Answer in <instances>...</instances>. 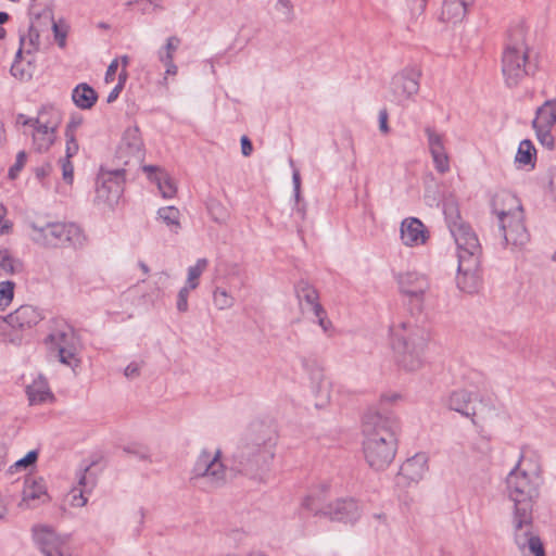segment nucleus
Returning a JSON list of instances; mask_svg holds the SVG:
<instances>
[{
    "instance_id": "423d86ee",
    "label": "nucleus",
    "mask_w": 556,
    "mask_h": 556,
    "mask_svg": "<svg viewBox=\"0 0 556 556\" xmlns=\"http://www.w3.org/2000/svg\"><path fill=\"white\" fill-rule=\"evenodd\" d=\"M529 52L525 31L517 29L511 33L502 56V73L508 87L518 86L530 74Z\"/></svg>"
},
{
    "instance_id": "37998d69",
    "label": "nucleus",
    "mask_w": 556,
    "mask_h": 556,
    "mask_svg": "<svg viewBox=\"0 0 556 556\" xmlns=\"http://www.w3.org/2000/svg\"><path fill=\"white\" fill-rule=\"evenodd\" d=\"M443 213L448 220V227L453 223H464L459 216L458 204L453 194L445 195L443 199Z\"/></svg>"
},
{
    "instance_id": "f704fd0d",
    "label": "nucleus",
    "mask_w": 556,
    "mask_h": 556,
    "mask_svg": "<svg viewBox=\"0 0 556 556\" xmlns=\"http://www.w3.org/2000/svg\"><path fill=\"white\" fill-rule=\"evenodd\" d=\"M72 99L76 106L88 110L97 102L98 94L88 84H79L73 90Z\"/></svg>"
},
{
    "instance_id": "a19ab883",
    "label": "nucleus",
    "mask_w": 556,
    "mask_h": 556,
    "mask_svg": "<svg viewBox=\"0 0 556 556\" xmlns=\"http://www.w3.org/2000/svg\"><path fill=\"white\" fill-rule=\"evenodd\" d=\"M212 298L214 306L219 311L230 309L236 303L235 296L220 287L213 290Z\"/></svg>"
},
{
    "instance_id": "7ed1b4c3",
    "label": "nucleus",
    "mask_w": 556,
    "mask_h": 556,
    "mask_svg": "<svg viewBox=\"0 0 556 556\" xmlns=\"http://www.w3.org/2000/svg\"><path fill=\"white\" fill-rule=\"evenodd\" d=\"M491 212L496 218L506 247L511 251L525 249L530 241V235L525 225L520 200L507 190L496 191L491 199Z\"/></svg>"
},
{
    "instance_id": "f03ea898",
    "label": "nucleus",
    "mask_w": 556,
    "mask_h": 556,
    "mask_svg": "<svg viewBox=\"0 0 556 556\" xmlns=\"http://www.w3.org/2000/svg\"><path fill=\"white\" fill-rule=\"evenodd\" d=\"M389 339L399 367L408 372L424 367L429 342L426 329L412 321L396 320L389 328Z\"/></svg>"
},
{
    "instance_id": "473e14b6",
    "label": "nucleus",
    "mask_w": 556,
    "mask_h": 556,
    "mask_svg": "<svg viewBox=\"0 0 556 556\" xmlns=\"http://www.w3.org/2000/svg\"><path fill=\"white\" fill-rule=\"evenodd\" d=\"M79 486L73 488L67 494L68 504L72 507H84L87 504L86 491L92 488L93 481L87 470L81 473L78 481Z\"/></svg>"
},
{
    "instance_id": "5701e85b",
    "label": "nucleus",
    "mask_w": 556,
    "mask_h": 556,
    "mask_svg": "<svg viewBox=\"0 0 556 556\" xmlns=\"http://www.w3.org/2000/svg\"><path fill=\"white\" fill-rule=\"evenodd\" d=\"M48 501L49 495L45 480L38 477H27L24 480L22 498L18 503V507L22 509H31L47 503Z\"/></svg>"
},
{
    "instance_id": "3c124183",
    "label": "nucleus",
    "mask_w": 556,
    "mask_h": 556,
    "mask_svg": "<svg viewBox=\"0 0 556 556\" xmlns=\"http://www.w3.org/2000/svg\"><path fill=\"white\" fill-rule=\"evenodd\" d=\"M52 169L53 167L51 163H43L34 168V174L35 177L45 186V180L51 175Z\"/></svg>"
},
{
    "instance_id": "7c9ffc66",
    "label": "nucleus",
    "mask_w": 556,
    "mask_h": 556,
    "mask_svg": "<svg viewBox=\"0 0 556 556\" xmlns=\"http://www.w3.org/2000/svg\"><path fill=\"white\" fill-rule=\"evenodd\" d=\"M26 393L31 405L43 404L54 399L46 378L41 375L34 378V380L26 386Z\"/></svg>"
},
{
    "instance_id": "8fccbe9b",
    "label": "nucleus",
    "mask_w": 556,
    "mask_h": 556,
    "mask_svg": "<svg viewBox=\"0 0 556 556\" xmlns=\"http://www.w3.org/2000/svg\"><path fill=\"white\" fill-rule=\"evenodd\" d=\"M83 124V117L80 116H72L71 119L68 121V123L66 124V128H65V138H71V137H74L76 138V132L78 130V128L81 126Z\"/></svg>"
},
{
    "instance_id": "aec40b11",
    "label": "nucleus",
    "mask_w": 556,
    "mask_h": 556,
    "mask_svg": "<svg viewBox=\"0 0 556 556\" xmlns=\"http://www.w3.org/2000/svg\"><path fill=\"white\" fill-rule=\"evenodd\" d=\"M427 148L437 173L443 175L451 170V156L446 147V136L434 127H426Z\"/></svg>"
},
{
    "instance_id": "393cba45",
    "label": "nucleus",
    "mask_w": 556,
    "mask_h": 556,
    "mask_svg": "<svg viewBox=\"0 0 556 556\" xmlns=\"http://www.w3.org/2000/svg\"><path fill=\"white\" fill-rule=\"evenodd\" d=\"M180 42L181 41L178 37L170 36L156 52L157 60L165 68L161 80V85L164 87L168 86L170 77H175L178 74V66L174 62V58L180 46Z\"/></svg>"
},
{
    "instance_id": "09e8293b",
    "label": "nucleus",
    "mask_w": 556,
    "mask_h": 556,
    "mask_svg": "<svg viewBox=\"0 0 556 556\" xmlns=\"http://www.w3.org/2000/svg\"><path fill=\"white\" fill-rule=\"evenodd\" d=\"M126 79H127V71L122 70L121 73L118 74V84L113 88V90L108 96L109 103H112L113 101H115L117 99L119 92L122 91V89L124 87Z\"/></svg>"
},
{
    "instance_id": "39448f33",
    "label": "nucleus",
    "mask_w": 556,
    "mask_h": 556,
    "mask_svg": "<svg viewBox=\"0 0 556 556\" xmlns=\"http://www.w3.org/2000/svg\"><path fill=\"white\" fill-rule=\"evenodd\" d=\"M63 121L61 109L47 103L39 108L35 117L18 115L17 123L26 127L24 131L31 140V149L38 153L48 152L58 139V130Z\"/></svg>"
},
{
    "instance_id": "4be33fe9",
    "label": "nucleus",
    "mask_w": 556,
    "mask_h": 556,
    "mask_svg": "<svg viewBox=\"0 0 556 556\" xmlns=\"http://www.w3.org/2000/svg\"><path fill=\"white\" fill-rule=\"evenodd\" d=\"M302 364L309 375L316 406L319 408L327 406L331 401V382L326 378L323 367L315 359H303Z\"/></svg>"
},
{
    "instance_id": "13d9d810",
    "label": "nucleus",
    "mask_w": 556,
    "mask_h": 556,
    "mask_svg": "<svg viewBox=\"0 0 556 556\" xmlns=\"http://www.w3.org/2000/svg\"><path fill=\"white\" fill-rule=\"evenodd\" d=\"M119 60L114 59L111 64L109 65L106 73H105V83H112L115 78V74L118 70Z\"/></svg>"
},
{
    "instance_id": "a211bd4d",
    "label": "nucleus",
    "mask_w": 556,
    "mask_h": 556,
    "mask_svg": "<svg viewBox=\"0 0 556 556\" xmlns=\"http://www.w3.org/2000/svg\"><path fill=\"white\" fill-rule=\"evenodd\" d=\"M296 294L303 312L312 314L313 321L318 324L324 333L330 334L333 326L319 303V295L316 289L306 282H302L298 287Z\"/></svg>"
},
{
    "instance_id": "2f4dec72",
    "label": "nucleus",
    "mask_w": 556,
    "mask_h": 556,
    "mask_svg": "<svg viewBox=\"0 0 556 556\" xmlns=\"http://www.w3.org/2000/svg\"><path fill=\"white\" fill-rule=\"evenodd\" d=\"M469 5L471 3L465 0H444L441 20L446 23L457 24L465 18Z\"/></svg>"
},
{
    "instance_id": "dca6fc26",
    "label": "nucleus",
    "mask_w": 556,
    "mask_h": 556,
    "mask_svg": "<svg viewBox=\"0 0 556 556\" xmlns=\"http://www.w3.org/2000/svg\"><path fill=\"white\" fill-rule=\"evenodd\" d=\"M450 231L456 245L458 262H480L482 249L475 230L466 223H453Z\"/></svg>"
},
{
    "instance_id": "5fc2aeb1",
    "label": "nucleus",
    "mask_w": 556,
    "mask_h": 556,
    "mask_svg": "<svg viewBox=\"0 0 556 556\" xmlns=\"http://www.w3.org/2000/svg\"><path fill=\"white\" fill-rule=\"evenodd\" d=\"M12 230V223L7 219V208L4 205L0 204V233L7 235Z\"/></svg>"
},
{
    "instance_id": "9d476101",
    "label": "nucleus",
    "mask_w": 556,
    "mask_h": 556,
    "mask_svg": "<svg viewBox=\"0 0 556 556\" xmlns=\"http://www.w3.org/2000/svg\"><path fill=\"white\" fill-rule=\"evenodd\" d=\"M46 345L49 354L56 357L62 364L72 368L79 366L80 344L71 327L64 326L53 330L46 339Z\"/></svg>"
},
{
    "instance_id": "4c0bfd02",
    "label": "nucleus",
    "mask_w": 556,
    "mask_h": 556,
    "mask_svg": "<svg viewBox=\"0 0 556 556\" xmlns=\"http://www.w3.org/2000/svg\"><path fill=\"white\" fill-rule=\"evenodd\" d=\"M20 49L17 51V58H22V53L28 54L37 51L40 46V34L39 30L33 25L29 26L27 33L22 35L20 38Z\"/></svg>"
},
{
    "instance_id": "ea45409f",
    "label": "nucleus",
    "mask_w": 556,
    "mask_h": 556,
    "mask_svg": "<svg viewBox=\"0 0 556 556\" xmlns=\"http://www.w3.org/2000/svg\"><path fill=\"white\" fill-rule=\"evenodd\" d=\"M208 266L207 258H198L197 262L187 269L186 285L188 288L197 289L200 285V278Z\"/></svg>"
},
{
    "instance_id": "79ce46f5",
    "label": "nucleus",
    "mask_w": 556,
    "mask_h": 556,
    "mask_svg": "<svg viewBox=\"0 0 556 556\" xmlns=\"http://www.w3.org/2000/svg\"><path fill=\"white\" fill-rule=\"evenodd\" d=\"M207 212L211 218L220 225L226 224L230 216L228 208L216 199H211L207 202Z\"/></svg>"
},
{
    "instance_id": "412c9836",
    "label": "nucleus",
    "mask_w": 556,
    "mask_h": 556,
    "mask_svg": "<svg viewBox=\"0 0 556 556\" xmlns=\"http://www.w3.org/2000/svg\"><path fill=\"white\" fill-rule=\"evenodd\" d=\"M143 157V142L138 127H128L115 152L118 164L140 163Z\"/></svg>"
},
{
    "instance_id": "603ef678",
    "label": "nucleus",
    "mask_w": 556,
    "mask_h": 556,
    "mask_svg": "<svg viewBox=\"0 0 556 556\" xmlns=\"http://www.w3.org/2000/svg\"><path fill=\"white\" fill-rule=\"evenodd\" d=\"M38 453L36 451H29L23 458L14 463L15 468H27L34 465L37 460Z\"/></svg>"
},
{
    "instance_id": "338daca9",
    "label": "nucleus",
    "mask_w": 556,
    "mask_h": 556,
    "mask_svg": "<svg viewBox=\"0 0 556 556\" xmlns=\"http://www.w3.org/2000/svg\"><path fill=\"white\" fill-rule=\"evenodd\" d=\"M8 514V504L4 497L0 494V520H2Z\"/></svg>"
},
{
    "instance_id": "49530a36",
    "label": "nucleus",
    "mask_w": 556,
    "mask_h": 556,
    "mask_svg": "<svg viewBox=\"0 0 556 556\" xmlns=\"http://www.w3.org/2000/svg\"><path fill=\"white\" fill-rule=\"evenodd\" d=\"M59 164L62 169V178L68 186L73 185L74 181V165L68 159H60Z\"/></svg>"
},
{
    "instance_id": "69168bd1",
    "label": "nucleus",
    "mask_w": 556,
    "mask_h": 556,
    "mask_svg": "<svg viewBox=\"0 0 556 556\" xmlns=\"http://www.w3.org/2000/svg\"><path fill=\"white\" fill-rule=\"evenodd\" d=\"M7 446L2 443H0V471L4 468L5 466V457H7Z\"/></svg>"
},
{
    "instance_id": "bf43d9fd",
    "label": "nucleus",
    "mask_w": 556,
    "mask_h": 556,
    "mask_svg": "<svg viewBox=\"0 0 556 556\" xmlns=\"http://www.w3.org/2000/svg\"><path fill=\"white\" fill-rule=\"evenodd\" d=\"M292 182L294 189V197L296 202H299L301 198V177L299 170L296 169L292 174Z\"/></svg>"
},
{
    "instance_id": "2eb2a0df",
    "label": "nucleus",
    "mask_w": 556,
    "mask_h": 556,
    "mask_svg": "<svg viewBox=\"0 0 556 556\" xmlns=\"http://www.w3.org/2000/svg\"><path fill=\"white\" fill-rule=\"evenodd\" d=\"M531 513L526 509L514 511V540L522 553L529 549L533 556H545L541 540L533 533Z\"/></svg>"
},
{
    "instance_id": "4d7b16f0",
    "label": "nucleus",
    "mask_w": 556,
    "mask_h": 556,
    "mask_svg": "<svg viewBox=\"0 0 556 556\" xmlns=\"http://www.w3.org/2000/svg\"><path fill=\"white\" fill-rule=\"evenodd\" d=\"M401 400L402 395L399 392H386L380 396V401L383 404H395Z\"/></svg>"
},
{
    "instance_id": "ddd939ff",
    "label": "nucleus",
    "mask_w": 556,
    "mask_h": 556,
    "mask_svg": "<svg viewBox=\"0 0 556 556\" xmlns=\"http://www.w3.org/2000/svg\"><path fill=\"white\" fill-rule=\"evenodd\" d=\"M421 71L416 65L405 66L390 81L388 93L391 101L405 104L419 91Z\"/></svg>"
},
{
    "instance_id": "b1692460",
    "label": "nucleus",
    "mask_w": 556,
    "mask_h": 556,
    "mask_svg": "<svg viewBox=\"0 0 556 556\" xmlns=\"http://www.w3.org/2000/svg\"><path fill=\"white\" fill-rule=\"evenodd\" d=\"M401 242L408 248L424 245L429 239L426 226L416 217H407L400 226Z\"/></svg>"
},
{
    "instance_id": "4468645a",
    "label": "nucleus",
    "mask_w": 556,
    "mask_h": 556,
    "mask_svg": "<svg viewBox=\"0 0 556 556\" xmlns=\"http://www.w3.org/2000/svg\"><path fill=\"white\" fill-rule=\"evenodd\" d=\"M33 532L34 540L45 556H78L68 535L56 533L47 526H37Z\"/></svg>"
},
{
    "instance_id": "1a4fd4ad",
    "label": "nucleus",
    "mask_w": 556,
    "mask_h": 556,
    "mask_svg": "<svg viewBox=\"0 0 556 556\" xmlns=\"http://www.w3.org/2000/svg\"><path fill=\"white\" fill-rule=\"evenodd\" d=\"M276 443V432L271 428L257 426L249 435L242 458L251 469L267 467L274 459Z\"/></svg>"
},
{
    "instance_id": "c9c22d12",
    "label": "nucleus",
    "mask_w": 556,
    "mask_h": 556,
    "mask_svg": "<svg viewBox=\"0 0 556 556\" xmlns=\"http://www.w3.org/2000/svg\"><path fill=\"white\" fill-rule=\"evenodd\" d=\"M536 160V150L533 143L526 139L519 143L517 153L515 155V163L518 167L529 166L534 168Z\"/></svg>"
},
{
    "instance_id": "864d4df0",
    "label": "nucleus",
    "mask_w": 556,
    "mask_h": 556,
    "mask_svg": "<svg viewBox=\"0 0 556 556\" xmlns=\"http://www.w3.org/2000/svg\"><path fill=\"white\" fill-rule=\"evenodd\" d=\"M66 144H65V155L63 159L71 160L73 156H75L79 151V144L77 142V139L74 137L65 138Z\"/></svg>"
},
{
    "instance_id": "c756f323",
    "label": "nucleus",
    "mask_w": 556,
    "mask_h": 556,
    "mask_svg": "<svg viewBox=\"0 0 556 556\" xmlns=\"http://www.w3.org/2000/svg\"><path fill=\"white\" fill-rule=\"evenodd\" d=\"M143 170L148 174L149 179L156 184L163 198L172 199L175 197L177 188L168 173L151 165L144 166Z\"/></svg>"
},
{
    "instance_id": "0eeeda50",
    "label": "nucleus",
    "mask_w": 556,
    "mask_h": 556,
    "mask_svg": "<svg viewBox=\"0 0 556 556\" xmlns=\"http://www.w3.org/2000/svg\"><path fill=\"white\" fill-rule=\"evenodd\" d=\"M29 228L31 241L45 248L81 247L86 241L83 229L74 223H30Z\"/></svg>"
},
{
    "instance_id": "6e6d98bb",
    "label": "nucleus",
    "mask_w": 556,
    "mask_h": 556,
    "mask_svg": "<svg viewBox=\"0 0 556 556\" xmlns=\"http://www.w3.org/2000/svg\"><path fill=\"white\" fill-rule=\"evenodd\" d=\"M52 29H53L54 37H55L59 46L61 48H63L65 46L66 34H67L66 27L61 28V26L58 23H53Z\"/></svg>"
},
{
    "instance_id": "a878e982",
    "label": "nucleus",
    "mask_w": 556,
    "mask_h": 556,
    "mask_svg": "<svg viewBox=\"0 0 556 556\" xmlns=\"http://www.w3.org/2000/svg\"><path fill=\"white\" fill-rule=\"evenodd\" d=\"M480 262H458L456 282L460 290L467 293L478 291L480 287Z\"/></svg>"
},
{
    "instance_id": "052dcab7",
    "label": "nucleus",
    "mask_w": 556,
    "mask_h": 556,
    "mask_svg": "<svg viewBox=\"0 0 556 556\" xmlns=\"http://www.w3.org/2000/svg\"><path fill=\"white\" fill-rule=\"evenodd\" d=\"M241 152L244 156H250L253 151V146L247 136L241 137Z\"/></svg>"
},
{
    "instance_id": "c85d7f7f",
    "label": "nucleus",
    "mask_w": 556,
    "mask_h": 556,
    "mask_svg": "<svg viewBox=\"0 0 556 556\" xmlns=\"http://www.w3.org/2000/svg\"><path fill=\"white\" fill-rule=\"evenodd\" d=\"M8 317L26 334L42 318L41 313L31 305H22L9 314Z\"/></svg>"
},
{
    "instance_id": "f8f14e48",
    "label": "nucleus",
    "mask_w": 556,
    "mask_h": 556,
    "mask_svg": "<svg viewBox=\"0 0 556 556\" xmlns=\"http://www.w3.org/2000/svg\"><path fill=\"white\" fill-rule=\"evenodd\" d=\"M395 281L407 304L420 309L430 290L428 276L417 270H404L395 275Z\"/></svg>"
},
{
    "instance_id": "bb28decb",
    "label": "nucleus",
    "mask_w": 556,
    "mask_h": 556,
    "mask_svg": "<svg viewBox=\"0 0 556 556\" xmlns=\"http://www.w3.org/2000/svg\"><path fill=\"white\" fill-rule=\"evenodd\" d=\"M428 472V457L418 453L406 459L401 466L400 475L407 483H418Z\"/></svg>"
},
{
    "instance_id": "f3484780",
    "label": "nucleus",
    "mask_w": 556,
    "mask_h": 556,
    "mask_svg": "<svg viewBox=\"0 0 556 556\" xmlns=\"http://www.w3.org/2000/svg\"><path fill=\"white\" fill-rule=\"evenodd\" d=\"M124 181V168H101L96 182V201L109 206L115 205L123 193Z\"/></svg>"
},
{
    "instance_id": "680f3d73",
    "label": "nucleus",
    "mask_w": 556,
    "mask_h": 556,
    "mask_svg": "<svg viewBox=\"0 0 556 556\" xmlns=\"http://www.w3.org/2000/svg\"><path fill=\"white\" fill-rule=\"evenodd\" d=\"M139 371H140V366L139 364L137 363H130L126 368H125V376L127 378H135L139 375Z\"/></svg>"
},
{
    "instance_id": "774afa93",
    "label": "nucleus",
    "mask_w": 556,
    "mask_h": 556,
    "mask_svg": "<svg viewBox=\"0 0 556 556\" xmlns=\"http://www.w3.org/2000/svg\"><path fill=\"white\" fill-rule=\"evenodd\" d=\"M551 189L554 193V197L556 198V173H554L549 180Z\"/></svg>"
},
{
    "instance_id": "f257e3e1",
    "label": "nucleus",
    "mask_w": 556,
    "mask_h": 556,
    "mask_svg": "<svg viewBox=\"0 0 556 556\" xmlns=\"http://www.w3.org/2000/svg\"><path fill=\"white\" fill-rule=\"evenodd\" d=\"M400 430V419L393 414L369 410L364 415L363 453L371 468L382 470L393 462Z\"/></svg>"
},
{
    "instance_id": "20e7f679",
    "label": "nucleus",
    "mask_w": 556,
    "mask_h": 556,
    "mask_svg": "<svg viewBox=\"0 0 556 556\" xmlns=\"http://www.w3.org/2000/svg\"><path fill=\"white\" fill-rule=\"evenodd\" d=\"M541 463L533 452H522L517 465L506 478V493L515 505V511L532 510L539 495Z\"/></svg>"
},
{
    "instance_id": "e2e57ef3",
    "label": "nucleus",
    "mask_w": 556,
    "mask_h": 556,
    "mask_svg": "<svg viewBox=\"0 0 556 556\" xmlns=\"http://www.w3.org/2000/svg\"><path fill=\"white\" fill-rule=\"evenodd\" d=\"M379 129L383 134H388L389 132L388 113H387V111H380V113H379Z\"/></svg>"
},
{
    "instance_id": "6e6552de",
    "label": "nucleus",
    "mask_w": 556,
    "mask_h": 556,
    "mask_svg": "<svg viewBox=\"0 0 556 556\" xmlns=\"http://www.w3.org/2000/svg\"><path fill=\"white\" fill-rule=\"evenodd\" d=\"M446 404L450 409L470 418L473 426L480 430L492 426L500 415L495 406L478 400L476 394L467 390L453 391L448 395Z\"/></svg>"
},
{
    "instance_id": "9b49d317",
    "label": "nucleus",
    "mask_w": 556,
    "mask_h": 556,
    "mask_svg": "<svg viewBox=\"0 0 556 556\" xmlns=\"http://www.w3.org/2000/svg\"><path fill=\"white\" fill-rule=\"evenodd\" d=\"M192 478L200 479L212 488L227 482L228 470L222 462L219 448H204L200 452L192 469Z\"/></svg>"
},
{
    "instance_id": "0e129e2a",
    "label": "nucleus",
    "mask_w": 556,
    "mask_h": 556,
    "mask_svg": "<svg viewBox=\"0 0 556 556\" xmlns=\"http://www.w3.org/2000/svg\"><path fill=\"white\" fill-rule=\"evenodd\" d=\"M176 308L180 313H186L189 309L188 300L182 295L177 294Z\"/></svg>"
},
{
    "instance_id": "de8ad7c7",
    "label": "nucleus",
    "mask_w": 556,
    "mask_h": 556,
    "mask_svg": "<svg viewBox=\"0 0 556 556\" xmlns=\"http://www.w3.org/2000/svg\"><path fill=\"white\" fill-rule=\"evenodd\" d=\"M26 161H27L26 152L25 151H20L17 153V155H16L15 163L9 169V177H10V179H15L18 176L20 172L25 166Z\"/></svg>"
},
{
    "instance_id": "e433bc0d",
    "label": "nucleus",
    "mask_w": 556,
    "mask_h": 556,
    "mask_svg": "<svg viewBox=\"0 0 556 556\" xmlns=\"http://www.w3.org/2000/svg\"><path fill=\"white\" fill-rule=\"evenodd\" d=\"M159 219L166 225L173 233H178L181 229V213L175 206H164L157 211Z\"/></svg>"
},
{
    "instance_id": "58836bf2",
    "label": "nucleus",
    "mask_w": 556,
    "mask_h": 556,
    "mask_svg": "<svg viewBox=\"0 0 556 556\" xmlns=\"http://www.w3.org/2000/svg\"><path fill=\"white\" fill-rule=\"evenodd\" d=\"M23 268L22 262L8 249H0V276L14 275Z\"/></svg>"
},
{
    "instance_id": "6ab92c4d",
    "label": "nucleus",
    "mask_w": 556,
    "mask_h": 556,
    "mask_svg": "<svg viewBox=\"0 0 556 556\" xmlns=\"http://www.w3.org/2000/svg\"><path fill=\"white\" fill-rule=\"evenodd\" d=\"M556 125V98L546 100L535 110L532 127L539 142L548 150L554 149L552 129Z\"/></svg>"
},
{
    "instance_id": "72a5a7b5",
    "label": "nucleus",
    "mask_w": 556,
    "mask_h": 556,
    "mask_svg": "<svg viewBox=\"0 0 556 556\" xmlns=\"http://www.w3.org/2000/svg\"><path fill=\"white\" fill-rule=\"evenodd\" d=\"M26 333L7 316L0 320V342L5 344L20 345Z\"/></svg>"
},
{
    "instance_id": "a18cd8bd",
    "label": "nucleus",
    "mask_w": 556,
    "mask_h": 556,
    "mask_svg": "<svg viewBox=\"0 0 556 556\" xmlns=\"http://www.w3.org/2000/svg\"><path fill=\"white\" fill-rule=\"evenodd\" d=\"M14 283L12 281L0 282V309H4L13 300Z\"/></svg>"
},
{
    "instance_id": "c03bdc74",
    "label": "nucleus",
    "mask_w": 556,
    "mask_h": 556,
    "mask_svg": "<svg viewBox=\"0 0 556 556\" xmlns=\"http://www.w3.org/2000/svg\"><path fill=\"white\" fill-rule=\"evenodd\" d=\"M11 74L20 79V80H27L31 77V66L30 62L27 61L26 63L21 60V58H15V61L13 62L11 66Z\"/></svg>"
},
{
    "instance_id": "cd10ccee",
    "label": "nucleus",
    "mask_w": 556,
    "mask_h": 556,
    "mask_svg": "<svg viewBox=\"0 0 556 556\" xmlns=\"http://www.w3.org/2000/svg\"><path fill=\"white\" fill-rule=\"evenodd\" d=\"M327 514L332 520L353 523L359 518L361 508L354 500H341L329 505Z\"/></svg>"
}]
</instances>
